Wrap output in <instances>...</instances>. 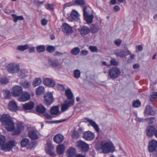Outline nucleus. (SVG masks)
Returning a JSON list of instances; mask_svg holds the SVG:
<instances>
[{
	"instance_id": "obj_61",
	"label": "nucleus",
	"mask_w": 157,
	"mask_h": 157,
	"mask_svg": "<svg viewBox=\"0 0 157 157\" xmlns=\"http://www.w3.org/2000/svg\"><path fill=\"white\" fill-rule=\"evenodd\" d=\"M63 55L62 53L59 52L58 51H56L54 54V56H62Z\"/></svg>"
},
{
	"instance_id": "obj_64",
	"label": "nucleus",
	"mask_w": 157,
	"mask_h": 157,
	"mask_svg": "<svg viewBox=\"0 0 157 157\" xmlns=\"http://www.w3.org/2000/svg\"><path fill=\"white\" fill-rule=\"evenodd\" d=\"M35 51V48L34 47H30L29 50V53H31L34 52Z\"/></svg>"
},
{
	"instance_id": "obj_38",
	"label": "nucleus",
	"mask_w": 157,
	"mask_h": 157,
	"mask_svg": "<svg viewBox=\"0 0 157 157\" xmlns=\"http://www.w3.org/2000/svg\"><path fill=\"white\" fill-rule=\"evenodd\" d=\"M9 82V79L6 77H3L0 78V83L2 85H6Z\"/></svg>"
},
{
	"instance_id": "obj_13",
	"label": "nucleus",
	"mask_w": 157,
	"mask_h": 157,
	"mask_svg": "<svg viewBox=\"0 0 157 157\" xmlns=\"http://www.w3.org/2000/svg\"><path fill=\"white\" fill-rule=\"evenodd\" d=\"M44 84L50 87H53L55 85V81L52 78H47L44 80Z\"/></svg>"
},
{
	"instance_id": "obj_25",
	"label": "nucleus",
	"mask_w": 157,
	"mask_h": 157,
	"mask_svg": "<svg viewBox=\"0 0 157 157\" xmlns=\"http://www.w3.org/2000/svg\"><path fill=\"white\" fill-rule=\"evenodd\" d=\"M63 139V136L60 134H58L55 135L54 138V141L57 144H59L61 143Z\"/></svg>"
},
{
	"instance_id": "obj_22",
	"label": "nucleus",
	"mask_w": 157,
	"mask_h": 157,
	"mask_svg": "<svg viewBox=\"0 0 157 157\" xmlns=\"http://www.w3.org/2000/svg\"><path fill=\"white\" fill-rule=\"evenodd\" d=\"M82 133V129L81 128H79L78 131L74 130L72 134V137L75 139H77L78 138L81 134Z\"/></svg>"
},
{
	"instance_id": "obj_33",
	"label": "nucleus",
	"mask_w": 157,
	"mask_h": 157,
	"mask_svg": "<svg viewBox=\"0 0 157 157\" xmlns=\"http://www.w3.org/2000/svg\"><path fill=\"white\" fill-rule=\"evenodd\" d=\"M65 148V146L63 145H59L57 148V152L59 154H62L64 151Z\"/></svg>"
},
{
	"instance_id": "obj_60",
	"label": "nucleus",
	"mask_w": 157,
	"mask_h": 157,
	"mask_svg": "<svg viewBox=\"0 0 157 157\" xmlns=\"http://www.w3.org/2000/svg\"><path fill=\"white\" fill-rule=\"evenodd\" d=\"M88 53V52L86 50H83L81 51V55L82 56H86Z\"/></svg>"
},
{
	"instance_id": "obj_55",
	"label": "nucleus",
	"mask_w": 157,
	"mask_h": 157,
	"mask_svg": "<svg viewBox=\"0 0 157 157\" xmlns=\"http://www.w3.org/2000/svg\"><path fill=\"white\" fill-rule=\"evenodd\" d=\"M110 63L112 65L115 66L117 65L118 64V62L114 59H112L110 61Z\"/></svg>"
},
{
	"instance_id": "obj_43",
	"label": "nucleus",
	"mask_w": 157,
	"mask_h": 157,
	"mask_svg": "<svg viewBox=\"0 0 157 157\" xmlns=\"http://www.w3.org/2000/svg\"><path fill=\"white\" fill-rule=\"evenodd\" d=\"M75 3L76 5L83 6L85 4V0H75Z\"/></svg>"
},
{
	"instance_id": "obj_29",
	"label": "nucleus",
	"mask_w": 157,
	"mask_h": 157,
	"mask_svg": "<svg viewBox=\"0 0 157 157\" xmlns=\"http://www.w3.org/2000/svg\"><path fill=\"white\" fill-rule=\"evenodd\" d=\"M70 16L73 20H77L78 19L79 14L78 12L75 10L71 11Z\"/></svg>"
},
{
	"instance_id": "obj_15",
	"label": "nucleus",
	"mask_w": 157,
	"mask_h": 157,
	"mask_svg": "<svg viewBox=\"0 0 157 157\" xmlns=\"http://www.w3.org/2000/svg\"><path fill=\"white\" fill-rule=\"evenodd\" d=\"M30 97V95L28 93L26 92H23L18 100L20 101H26L29 100Z\"/></svg>"
},
{
	"instance_id": "obj_5",
	"label": "nucleus",
	"mask_w": 157,
	"mask_h": 157,
	"mask_svg": "<svg viewBox=\"0 0 157 157\" xmlns=\"http://www.w3.org/2000/svg\"><path fill=\"white\" fill-rule=\"evenodd\" d=\"M121 73V71L119 68L113 67L110 68L109 72V75L111 78L115 79L120 76Z\"/></svg>"
},
{
	"instance_id": "obj_6",
	"label": "nucleus",
	"mask_w": 157,
	"mask_h": 157,
	"mask_svg": "<svg viewBox=\"0 0 157 157\" xmlns=\"http://www.w3.org/2000/svg\"><path fill=\"white\" fill-rule=\"evenodd\" d=\"M7 69L9 72L11 73H14L18 71L19 67L16 63H10L7 66Z\"/></svg>"
},
{
	"instance_id": "obj_16",
	"label": "nucleus",
	"mask_w": 157,
	"mask_h": 157,
	"mask_svg": "<svg viewBox=\"0 0 157 157\" xmlns=\"http://www.w3.org/2000/svg\"><path fill=\"white\" fill-rule=\"evenodd\" d=\"M62 31L65 33L67 34H71L72 32L71 28L68 24L64 23L62 26Z\"/></svg>"
},
{
	"instance_id": "obj_3",
	"label": "nucleus",
	"mask_w": 157,
	"mask_h": 157,
	"mask_svg": "<svg viewBox=\"0 0 157 157\" xmlns=\"http://www.w3.org/2000/svg\"><path fill=\"white\" fill-rule=\"evenodd\" d=\"M6 137L3 135H0V146L1 149L6 151H10L15 146V142L14 140H11L6 144Z\"/></svg>"
},
{
	"instance_id": "obj_50",
	"label": "nucleus",
	"mask_w": 157,
	"mask_h": 157,
	"mask_svg": "<svg viewBox=\"0 0 157 157\" xmlns=\"http://www.w3.org/2000/svg\"><path fill=\"white\" fill-rule=\"evenodd\" d=\"M80 75V72L78 69L75 70L74 72V76L76 78H79Z\"/></svg>"
},
{
	"instance_id": "obj_28",
	"label": "nucleus",
	"mask_w": 157,
	"mask_h": 157,
	"mask_svg": "<svg viewBox=\"0 0 157 157\" xmlns=\"http://www.w3.org/2000/svg\"><path fill=\"white\" fill-rule=\"evenodd\" d=\"M84 20L87 23L90 24L92 23L93 19V15L92 14H88L84 16Z\"/></svg>"
},
{
	"instance_id": "obj_62",
	"label": "nucleus",
	"mask_w": 157,
	"mask_h": 157,
	"mask_svg": "<svg viewBox=\"0 0 157 157\" xmlns=\"http://www.w3.org/2000/svg\"><path fill=\"white\" fill-rule=\"evenodd\" d=\"M114 11L115 12L118 11L120 10V7L117 6H115L114 7Z\"/></svg>"
},
{
	"instance_id": "obj_44",
	"label": "nucleus",
	"mask_w": 157,
	"mask_h": 157,
	"mask_svg": "<svg viewBox=\"0 0 157 157\" xmlns=\"http://www.w3.org/2000/svg\"><path fill=\"white\" fill-rule=\"evenodd\" d=\"M36 49L38 52L41 53L44 51L45 47V46L43 45H40L36 47Z\"/></svg>"
},
{
	"instance_id": "obj_20",
	"label": "nucleus",
	"mask_w": 157,
	"mask_h": 157,
	"mask_svg": "<svg viewBox=\"0 0 157 157\" xmlns=\"http://www.w3.org/2000/svg\"><path fill=\"white\" fill-rule=\"evenodd\" d=\"M144 114L147 115H153L155 114V112L150 105H147L146 107Z\"/></svg>"
},
{
	"instance_id": "obj_45",
	"label": "nucleus",
	"mask_w": 157,
	"mask_h": 157,
	"mask_svg": "<svg viewBox=\"0 0 157 157\" xmlns=\"http://www.w3.org/2000/svg\"><path fill=\"white\" fill-rule=\"evenodd\" d=\"M45 92L44 89H36V94L38 96L43 94Z\"/></svg>"
},
{
	"instance_id": "obj_10",
	"label": "nucleus",
	"mask_w": 157,
	"mask_h": 157,
	"mask_svg": "<svg viewBox=\"0 0 157 157\" xmlns=\"http://www.w3.org/2000/svg\"><path fill=\"white\" fill-rule=\"evenodd\" d=\"M29 137L32 140H35L39 138V136L36 133V131L35 128H32L29 132L28 133Z\"/></svg>"
},
{
	"instance_id": "obj_4",
	"label": "nucleus",
	"mask_w": 157,
	"mask_h": 157,
	"mask_svg": "<svg viewBox=\"0 0 157 157\" xmlns=\"http://www.w3.org/2000/svg\"><path fill=\"white\" fill-rule=\"evenodd\" d=\"M101 148L102 152L106 154L110 152H113L115 150V147L111 142H102L101 144Z\"/></svg>"
},
{
	"instance_id": "obj_12",
	"label": "nucleus",
	"mask_w": 157,
	"mask_h": 157,
	"mask_svg": "<svg viewBox=\"0 0 157 157\" xmlns=\"http://www.w3.org/2000/svg\"><path fill=\"white\" fill-rule=\"evenodd\" d=\"M31 84V82H29L27 80H25L20 82V85L21 86L18 85L15 86L13 88H22V87L28 88L30 87Z\"/></svg>"
},
{
	"instance_id": "obj_56",
	"label": "nucleus",
	"mask_w": 157,
	"mask_h": 157,
	"mask_svg": "<svg viewBox=\"0 0 157 157\" xmlns=\"http://www.w3.org/2000/svg\"><path fill=\"white\" fill-rule=\"evenodd\" d=\"M135 120L137 121H138L139 122H145L146 121V119H144L140 118L138 117H136Z\"/></svg>"
},
{
	"instance_id": "obj_9",
	"label": "nucleus",
	"mask_w": 157,
	"mask_h": 157,
	"mask_svg": "<svg viewBox=\"0 0 157 157\" xmlns=\"http://www.w3.org/2000/svg\"><path fill=\"white\" fill-rule=\"evenodd\" d=\"M130 53L129 50L126 49L124 51L121 50H118L116 51L115 54L117 56L121 57H124L127 55H129Z\"/></svg>"
},
{
	"instance_id": "obj_32",
	"label": "nucleus",
	"mask_w": 157,
	"mask_h": 157,
	"mask_svg": "<svg viewBox=\"0 0 157 157\" xmlns=\"http://www.w3.org/2000/svg\"><path fill=\"white\" fill-rule=\"evenodd\" d=\"M59 112V108L57 106H54L52 107L50 110L51 114L53 115H57Z\"/></svg>"
},
{
	"instance_id": "obj_24",
	"label": "nucleus",
	"mask_w": 157,
	"mask_h": 157,
	"mask_svg": "<svg viewBox=\"0 0 157 157\" xmlns=\"http://www.w3.org/2000/svg\"><path fill=\"white\" fill-rule=\"evenodd\" d=\"M34 105V103L30 101L24 104L23 105V107L25 110H29L32 109L33 108Z\"/></svg>"
},
{
	"instance_id": "obj_31",
	"label": "nucleus",
	"mask_w": 157,
	"mask_h": 157,
	"mask_svg": "<svg viewBox=\"0 0 157 157\" xmlns=\"http://www.w3.org/2000/svg\"><path fill=\"white\" fill-rule=\"evenodd\" d=\"M17 132L15 134H18L20 133L21 131L23 130L24 129V124L23 123L21 122H19L17 124Z\"/></svg>"
},
{
	"instance_id": "obj_51",
	"label": "nucleus",
	"mask_w": 157,
	"mask_h": 157,
	"mask_svg": "<svg viewBox=\"0 0 157 157\" xmlns=\"http://www.w3.org/2000/svg\"><path fill=\"white\" fill-rule=\"evenodd\" d=\"M141 105V103L139 100H136L133 101L132 103V106L134 107H138Z\"/></svg>"
},
{
	"instance_id": "obj_54",
	"label": "nucleus",
	"mask_w": 157,
	"mask_h": 157,
	"mask_svg": "<svg viewBox=\"0 0 157 157\" xmlns=\"http://www.w3.org/2000/svg\"><path fill=\"white\" fill-rule=\"evenodd\" d=\"M89 49L92 52H97L98 50L96 46H90L89 47Z\"/></svg>"
},
{
	"instance_id": "obj_49",
	"label": "nucleus",
	"mask_w": 157,
	"mask_h": 157,
	"mask_svg": "<svg viewBox=\"0 0 157 157\" xmlns=\"http://www.w3.org/2000/svg\"><path fill=\"white\" fill-rule=\"evenodd\" d=\"M46 50L49 52L53 53L55 51V48L53 46L49 45L48 46Z\"/></svg>"
},
{
	"instance_id": "obj_11",
	"label": "nucleus",
	"mask_w": 157,
	"mask_h": 157,
	"mask_svg": "<svg viewBox=\"0 0 157 157\" xmlns=\"http://www.w3.org/2000/svg\"><path fill=\"white\" fill-rule=\"evenodd\" d=\"M157 146V141L155 140L151 141L149 144L148 149L150 152H153L154 151Z\"/></svg>"
},
{
	"instance_id": "obj_34",
	"label": "nucleus",
	"mask_w": 157,
	"mask_h": 157,
	"mask_svg": "<svg viewBox=\"0 0 157 157\" xmlns=\"http://www.w3.org/2000/svg\"><path fill=\"white\" fill-rule=\"evenodd\" d=\"M41 82L42 81L40 78H36L33 81V87H35L37 86L40 85L41 84Z\"/></svg>"
},
{
	"instance_id": "obj_46",
	"label": "nucleus",
	"mask_w": 157,
	"mask_h": 157,
	"mask_svg": "<svg viewBox=\"0 0 157 157\" xmlns=\"http://www.w3.org/2000/svg\"><path fill=\"white\" fill-rule=\"evenodd\" d=\"M150 100L151 101H152L153 100L157 99V92H153L151 94L150 97Z\"/></svg>"
},
{
	"instance_id": "obj_36",
	"label": "nucleus",
	"mask_w": 157,
	"mask_h": 157,
	"mask_svg": "<svg viewBox=\"0 0 157 157\" xmlns=\"http://www.w3.org/2000/svg\"><path fill=\"white\" fill-rule=\"evenodd\" d=\"M11 16L13 18V21L15 22L18 20H22L24 19V17L22 15L17 16L15 14H12Z\"/></svg>"
},
{
	"instance_id": "obj_23",
	"label": "nucleus",
	"mask_w": 157,
	"mask_h": 157,
	"mask_svg": "<svg viewBox=\"0 0 157 157\" xmlns=\"http://www.w3.org/2000/svg\"><path fill=\"white\" fill-rule=\"evenodd\" d=\"M23 93L22 89H13L12 94L13 96H20Z\"/></svg>"
},
{
	"instance_id": "obj_27",
	"label": "nucleus",
	"mask_w": 157,
	"mask_h": 157,
	"mask_svg": "<svg viewBox=\"0 0 157 157\" xmlns=\"http://www.w3.org/2000/svg\"><path fill=\"white\" fill-rule=\"evenodd\" d=\"M68 157H75L76 150L73 147H70L67 151Z\"/></svg>"
},
{
	"instance_id": "obj_2",
	"label": "nucleus",
	"mask_w": 157,
	"mask_h": 157,
	"mask_svg": "<svg viewBox=\"0 0 157 157\" xmlns=\"http://www.w3.org/2000/svg\"><path fill=\"white\" fill-rule=\"evenodd\" d=\"M0 121L2 124L5 125V128L8 131H12L14 128V123L9 115L3 114L1 116Z\"/></svg>"
},
{
	"instance_id": "obj_26",
	"label": "nucleus",
	"mask_w": 157,
	"mask_h": 157,
	"mask_svg": "<svg viewBox=\"0 0 157 157\" xmlns=\"http://www.w3.org/2000/svg\"><path fill=\"white\" fill-rule=\"evenodd\" d=\"M86 121L94 128L97 132H98L99 131L98 126L94 121L89 119H87Z\"/></svg>"
},
{
	"instance_id": "obj_30",
	"label": "nucleus",
	"mask_w": 157,
	"mask_h": 157,
	"mask_svg": "<svg viewBox=\"0 0 157 157\" xmlns=\"http://www.w3.org/2000/svg\"><path fill=\"white\" fill-rule=\"evenodd\" d=\"M36 111L39 113H43L45 112L46 109L44 106L40 105L37 106Z\"/></svg>"
},
{
	"instance_id": "obj_52",
	"label": "nucleus",
	"mask_w": 157,
	"mask_h": 157,
	"mask_svg": "<svg viewBox=\"0 0 157 157\" xmlns=\"http://www.w3.org/2000/svg\"><path fill=\"white\" fill-rule=\"evenodd\" d=\"M46 9L50 10H53L54 9V5L52 4L47 3L45 6Z\"/></svg>"
},
{
	"instance_id": "obj_48",
	"label": "nucleus",
	"mask_w": 157,
	"mask_h": 157,
	"mask_svg": "<svg viewBox=\"0 0 157 157\" xmlns=\"http://www.w3.org/2000/svg\"><path fill=\"white\" fill-rule=\"evenodd\" d=\"M90 8L87 6H84L83 8V16H85L89 14Z\"/></svg>"
},
{
	"instance_id": "obj_21",
	"label": "nucleus",
	"mask_w": 157,
	"mask_h": 157,
	"mask_svg": "<svg viewBox=\"0 0 157 157\" xmlns=\"http://www.w3.org/2000/svg\"><path fill=\"white\" fill-rule=\"evenodd\" d=\"M9 109L13 111H15L17 110V106L16 103L14 101H11L9 104Z\"/></svg>"
},
{
	"instance_id": "obj_14",
	"label": "nucleus",
	"mask_w": 157,
	"mask_h": 157,
	"mask_svg": "<svg viewBox=\"0 0 157 157\" xmlns=\"http://www.w3.org/2000/svg\"><path fill=\"white\" fill-rule=\"evenodd\" d=\"M84 138L87 140H91L94 139L95 136L94 133L90 131L85 132L83 134Z\"/></svg>"
},
{
	"instance_id": "obj_37",
	"label": "nucleus",
	"mask_w": 157,
	"mask_h": 157,
	"mask_svg": "<svg viewBox=\"0 0 157 157\" xmlns=\"http://www.w3.org/2000/svg\"><path fill=\"white\" fill-rule=\"evenodd\" d=\"M29 140L28 139L24 138L22 139L21 141V144L22 147H25L29 143Z\"/></svg>"
},
{
	"instance_id": "obj_42",
	"label": "nucleus",
	"mask_w": 157,
	"mask_h": 157,
	"mask_svg": "<svg viewBox=\"0 0 157 157\" xmlns=\"http://www.w3.org/2000/svg\"><path fill=\"white\" fill-rule=\"evenodd\" d=\"M4 93L5 98L6 99H9L11 96V93L8 90H3Z\"/></svg>"
},
{
	"instance_id": "obj_59",
	"label": "nucleus",
	"mask_w": 157,
	"mask_h": 157,
	"mask_svg": "<svg viewBox=\"0 0 157 157\" xmlns=\"http://www.w3.org/2000/svg\"><path fill=\"white\" fill-rule=\"evenodd\" d=\"M47 22L48 21L45 18L43 19L41 21V24L43 26L46 25L47 23Z\"/></svg>"
},
{
	"instance_id": "obj_40",
	"label": "nucleus",
	"mask_w": 157,
	"mask_h": 157,
	"mask_svg": "<svg viewBox=\"0 0 157 157\" xmlns=\"http://www.w3.org/2000/svg\"><path fill=\"white\" fill-rule=\"evenodd\" d=\"M80 51L79 48L78 47H75L72 49L71 51V53L73 55L78 54Z\"/></svg>"
},
{
	"instance_id": "obj_58",
	"label": "nucleus",
	"mask_w": 157,
	"mask_h": 157,
	"mask_svg": "<svg viewBox=\"0 0 157 157\" xmlns=\"http://www.w3.org/2000/svg\"><path fill=\"white\" fill-rule=\"evenodd\" d=\"M121 40L120 39H116L115 40L114 42L115 44L117 46H119L120 45L121 43Z\"/></svg>"
},
{
	"instance_id": "obj_47",
	"label": "nucleus",
	"mask_w": 157,
	"mask_h": 157,
	"mask_svg": "<svg viewBox=\"0 0 157 157\" xmlns=\"http://www.w3.org/2000/svg\"><path fill=\"white\" fill-rule=\"evenodd\" d=\"M49 63L50 65L53 67L57 66L59 65V62L56 60H50Z\"/></svg>"
},
{
	"instance_id": "obj_35",
	"label": "nucleus",
	"mask_w": 157,
	"mask_h": 157,
	"mask_svg": "<svg viewBox=\"0 0 157 157\" xmlns=\"http://www.w3.org/2000/svg\"><path fill=\"white\" fill-rule=\"evenodd\" d=\"M90 29L92 33H95L98 32L99 28L98 26L92 24L90 27Z\"/></svg>"
},
{
	"instance_id": "obj_19",
	"label": "nucleus",
	"mask_w": 157,
	"mask_h": 157,
	"mask_svg": "<svg viewBox=\"0 0 157 157\" xmlns=\"http://www.w3.org/2000/svg\"><path fill=\"white\" fill-rule=\"evenodd\" d=\"M90 30V29L88 27L83 26L79 30V32L82 36H84L89 33Z\"/></svg>"
},
{
	"instance_id": "obj_1",
	"label": "nucleus",
	"mask_w": 157,
	"mask_h": 157,
	"mask_svg": "<svg viewBox=\"0 0 157 157\" xmlns=\"http://www.w3.org/2000/svg\"><path fill=\"white\" fill-rule=\"evenodd\" d=\"M65 95L68 100L65 101L62 105L61 109L63 111L67 109L69 107L73 105L74 103L73 94L70 89H67L65 90Z\"/></svg>"
},
{
	"instance_id": "obj_8",
	"label": "nucleus",
	"mask_w": 157,
	"mask_h": 157,
	"mask_svg": "<svg viewBox=\"0 0 157 157\" xmlns=\"http://www.w3.org/2000/svg\"><path fill=\"white\" fill-rule=\"evenodd\" d=\"M77 146L79 149L83 151H87L89 149L88 145L82 141H79L77 142Z\"/></svg>"
},
{
	"instance_id": "obj_41",
	"label": "nucleus",
	"mask_w": 157,
	"mask_h": 157,
	"mask_svg": "<svg viewBox=\"0 0 157 157\" xmlns=\"http://www.w3.org/2000/svg\"><path fill=\"white\" fill-rule=\"evenodd\" d=\"M29 48V46L28 44L24 45H20L18 47L17 50L21 51H23Z\"/></svg>"
},
{
	"instance_id": "obj_17",
	"label": "nucleus",
	"mask_w": 157,
	"mask_h": 157,
	"mask_svg": "<svg viewBox=\"0 0 157 157\" xmlns=\"http://www.w3.org/2000/svg\"><path fill=\"white\" fill-rule=\"evenodd\" d=\"M155 128L152 125L148 126L146 130V134L147 136L151 137L155 134Z\"/></svg>"
},
{
	"instance_id": "obj_57",
	"label": "nucleus",
	"mask_w": 157,
	"mask_h": 157,
	"mask_svg": "<svg viewBox=\"0 0 157 157\" xmlns=\"http://www.w3.org/2000/svg\"><path fill=\"white\" fill-rule=\"evenodd\" d=\"M34 1L35 3L38 6L43 4L45 2L44 1L40 2L38 0H34Z\"/></svg>"
},
{
	"instance_id": "obj_18",
	"label": "nucleus",
	"mask_w": 157,
	"mask_h": 157,
	"mask_svg": "<svg viewBox=\"0 0 157 157\" xmlns=\"http://www.w3.org/2000/svg\"><path fill=\"white\" fill-rule=\"evenodd\" d=\"M47 145L48 147L46 149L47 152L51 156H54L55 153L53 151L54 149V146L51 143L49 142L47 143Z\"/></svg>"
},
{
	"instance_id": "obj_63",
	"label": "nucleus",
	"mask_w": 157,
	"mask_h": 157,
	"mask_svg": "<svg viewBox=\"0 0 157 157\" xmlns=\"http://www.w3.org/2000/svg\"><path fill=\"white\" fill-rule=\"evenodd\" d=\"M136 48L138 49V50L140 52H141L143 50V47L140 45H139L136 46Z\"/></svg>"
},
{
	"instance_id": "obj_53",
	"label": "nucleus",
	"mask_w": 157,
	"mask_h": 157,
	"mask_svg": "<svg viewBox=\"0 0 157 157\" xmlns=\"http://www.w3.org/2000/svg\"><path fill=\"white\" fill-rule=\"evenodd\" d=\"M155 121V119L153 117L146 118L145 121L149 124H152Z\"/></svg>"
},
{
	"instance_id": "obj_39",
	"label": "nucleus",
	"mask_w": 157,
	"mask_h": 157,
	"mask_svg": "<svg viewBox=\"0 0 157 157\" xmlns=\"http://www.w3.org/2000/svg\"><path fill=\"white\" fill-rule=\"evenodd\" d=\"M18 74V76L21 78H24L27 76L26 71L25 70L19 71Z\"/></svg>"
},
{
	"instance_id": "obj_7",
	"label": "nucleus",
	"mask_w": 157,
	"mask_h": 157,
	"mask_svg": "<svg viewBox=\"0 0 157 157\" xmlns=\"http://www.w3.org/2000/svg\"><path fill=\"white\" fill-rule=\"evenodd\" d=\"M44 103L47 105H50L53 102V98L52 94L50 93H47L44 97Z\"/></svg>"
}]
</instances>
